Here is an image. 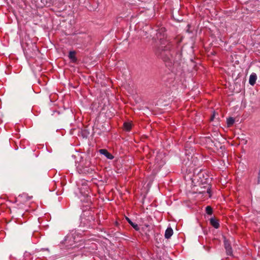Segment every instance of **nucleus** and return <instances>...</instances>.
Returning <instances> with one entry per match:
<instances>
[{"instance_id":"1","label":"nucleus","mask_w":260,"mask_h":260,"mask_svg":"<svg viewBox=\"0 0 260 260\" xmlns=\"http://www.w3.org/2000/svg\"><path fill=\"white\" fill-rule=\"evenodd\" d=\"M224 246L226 250L227 255L231 256L233 255L232 248L230 242L228 240L225 239L224 240Z\"/></svg>"},{"instance_id":"2","label":"nucleus","mask_w":260,"mask_h":260,"mask_svg":"<svg viewBox=\"0 0 260 260\" xmlns=\"http://www.w3.org/2000/svg\"><path fill=\"white\" fill-rule=\"evenodd\" d=\"M162 46L161 42L159 41V46L155 45L154 46V51L156 55L158 57L161 56V52H162Z\"/></svg>"},{"instance_id":"3","label":"nucleus","mask_w":260,"mask_h":260,"mask_svg":"<svg viewBox=\"0 0 260 260\" xmlns=\"http://www.w3.org/2000/svg\"><path fill=\"white\" fill-rule=\"evenodd\" d=\"M99 152L101 154L104 155L108 159H112L114 158V156L106 149H101L99 150Z\"/></svg>"},{"instance_id":"4","label":"nucleus","mask_w":260,"mask_h":260,"mask_svg":"<svg viewBox=\"0 0 260 260\" xmlns=\"http://www.w3.org/2000/svg\"><path fill=\"white\" fill-rule=\"evenodd\" d=\"M210 223L215 229H218L219 227V220L216 218H211Z\"/></svg>"},{"instance_id":"5","label":"nucleus","mask_w":260,"mask_h":260,"mask_svg":"<svg viewBox=\"0 0 260 260\" xmlns=\"http://www.w3.org/2000/svg\"><path fill=\"white\" fill-rule=\"evenodd\" d=\"M31 199L30 197H28L27 195H22L19 196L17 200V202L20 203H24L26 202L28 200Z\"/></svg>"},{"instance_id":"6","label":"nucleus","mask_w":260,"mask_h":260,"mask_svg":"<svg viewBox=\"0 0 260 260\" xmlns=\"http://www.w3.org/2000/svg\"><path fill=\"white\" fill-rule=\"evenodd\" d=\"M173 231L171 228H168L165 231V237L166 239H169L173 235Z\"/></svg>"},{"instance_id":"7","label":"nucleus","mask_w":260,"mask_h":260,"mask_svg":"<svg viewBox=\"0 0 260 260\" xmlns=\"http://www.w3.org/2000/svg\"><path fill=\"white\" fill-rule=\"evenodd\" d=\"M201 188H202V187H201ZM203 188L206 189V190H200L199 191L200 193H203L207 192V193L210 194L211 187H210V185L209 183H205V185L203 187Z\"/></svg>"},{"instance_id":"8","label":"nucleus","mask_w":260,"mask_h":260,"mask_svg":"<svg viewBox=\"0 0 260 260\" xmlns=\"http://www.w3.org/2000/svg\"><path fill=\"white\" fill-rule=\"evenodd\" d=\"M166 43H167V44L164 47V50H170L173 48V44L168 41H164V45Z\"/></svg>"},{"instance_id":"9","label":"nucleus","mask_w":260,"mask_h":260,"mask_svg":"<svg viewBox=\"0 0 260 260\" xmlns=\"http://www.w3.org/2000/svg\"><path fill=\"white\" fill-rule=\"evenodd\" d=\"M75 54V51H70L69 52V57L73 62H75L77 61Z\"/></svg>"},{"instance_id":"10","label":"nucleus","mask_w":260,"mask_h":260,"mask_svg":"<svg viewBox=\"0 0 260 260\" xmlns=\"http://www.w3.org/2000/svg\"><path fill=\"white\" fill-rule=\"evenodd\" d=\"M256 80V76L255 74H251L249 78V84L251 85H253L255 83Z\"/></svg>"},{"instance_id":"11","label":"nucleus","mask_w":260,"mask_h":260,"mask_svg":"<svg viewBox=\"0 0 260 260\" xmlns=\"http://www.w3.org/2000/svg\"><path fill=\"white\" fill-rule=\"evenodd\" d=\"M132 127V123L129 122H124L123 123V128L126 131H129Z\"/></svg>"},{"instance_id":"12","label":"nucleus","mask_w":260,"mask_h":260,"mask_svg":"<svg viewBox=\"0 0 260 260\" xmlns=\"http://www.w3.org/2000/svg\"><path fill=\"white\" fill-rule=\"evenodd\" d=\"M126 220L128 221V222L133 227V228L136 230V231H139V228L138 225L137 224H136L134 222H133L131 219L129 218H128V217H126Z\"/></svg>"},{"instance_id":"13","label":"nucleus","mask_w":260,"mask_h":260,"mask_svg":"<svg viewBox=\"0 0 260 260\" xmlns=\"http://www.w3.org/2000/svg\"><path fill=\"white\" fill-rule=\"evenodd\" d=\"M235 122V119L232 117H230L227 119V125L229 127L232 126Z\"/></svg>"},{"instance_id":"14","label":"nucleus","mask_w":260,"mask_h":260,"mask_svg":"<svg viewBox=\"0 0 260 260\" xmlns=\"http://www.w3.org/2000/svg\"><path fill=\"white\" fill-rule=\"evenodd\" d=\"M206 213L208 215H211L213 213V209L211 206H208L206 208Z\"/></svg>"},{"instance_id":"15","label":"nucleus","mask_w":260,"mask_h":260,"mask_svg":"<svg viewBox=\"0 0 260 260\" xmlns=\"http://www.w3.org/2000/svg\"><path fill=\"white\" fill-rule=\"evenodd\" d=\"M215 117V112L213 111V114L210 118V121H213Z\"/></svg>"},{"instance_id":"16","label":"nucleus","mask_w":260,"mask_h":260,"mask_svg":"<svg viewBox=\"0 0 260 260\" xmlns=\"http://www.w3.org/2000/svg\"><path fill=\"white\" fill-rule=\"evenodd\" d=\"M260 181V169L258 172V183H259Z\"/></svg>"},{"instance_id":"17","label":"nucleus","mask_w":260,"mask_h":260,"mask_svg":"<svg viewBox=\"0 0 260 260\" xmlns=\"http://www.w3.org/2000/svg\"><path fill=\"white\" fill-rule=\"evenodd\" d=\"M18 205H19V208H22V209H25L23 207V206H21V205H19V204H18Z\"/></svg>"},{"instance_id":"18","label":"nucleus","mask_w":260,"mask_h":260,"mask_svg":"<svg viewBox=\"0 0 260 260\" xmlns=\"http://www.w3.org/2000/svg\"><path fill=\"white\" fill-rule=\"evenodd\" d=\"M202 190H204V189H202ZM204 190H206V189H204Z\"/></svg>"}]
</instances>
